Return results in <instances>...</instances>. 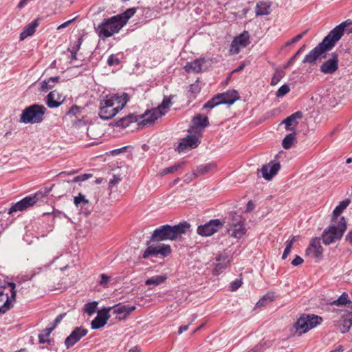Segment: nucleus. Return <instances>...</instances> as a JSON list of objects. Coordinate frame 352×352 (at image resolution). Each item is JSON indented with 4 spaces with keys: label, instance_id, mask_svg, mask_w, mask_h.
<instances>
[{
    "label": "nucleus",
    "instance_id": "obj_6",
    "mask_svg": "<svg viewBox=\"0 0 352 352\" xmlns=\"http://www.w3.org/2000/svg\"><path fill=\"white\" fill-rule=\"evenodd\" d=\"M346 229L345 219L342 217L337 224L333 223L324 230L322 235V243L326 245L335 243L342 238Z\"/></svg>",
    "mask_w": 352,
    "mask_h": 352
},
{
    "label": "nucleus",
    "instance_id": "obj_39",
    "mask_svg": "<svg viewBox=\"0 0 352 352\" xmlns=\"http://www.w3.org/2000/svg\"><path fill=\"white\" fill-rule=\"evenodd\" d=\"M269 6L265 3L260 2L256 6V14L257 16L267 15L270 14Z\"/></svg>",
    "mask_w": 352,
    "mask_h": 352
},
{
    "label": "nucleus",
    "instance_id": "obj_41",
    "mask_svg": "<svg viewBox=\"0 0 352 352\" xmlns=\"http://www.w3.org/2000/svg\"><path fill=\"white\" fill-rule=\"evenodd\" d=\"M222 102L220 101L219 97L217 95L214 96L212 99L208 100L203 106L204 109H213L217 105L221 104Z\"/></svg>",
    "mask_w": 352,
    "mask_h": 352
},
{
    "label": "nucleus",
    "instance_id": "obj_25",
    "mask_svg": "<svg viewBox=\"0 0 352 352\" xmlns=\"http://www.w3.org/2000/svg\"><path fill=\"white\" fill-rule=\"evenodd\" d=\"M53 188H55L54 196L61 197L70 191L72 188V182L69 181H64L59 183L57 186L53 184L48 190L51 189L52 190ZM47 189H45V191Z\"/></svg>",
    "mask_w": 352,
    "mask_h": 352
},
{
    "label": "nucleus",
    "instance_id": "obj_44",
    "mask_svg": "<svg viewBox=\"0 0 352 352\" xmlns=\"http://www.w3.org/2000/svg\"><path fill=\"white\" fill-rule=\"evenodd\" d=\"M273 299H274V294L268 293L266 295L263 296V298L257 302L256 306L257 307H264L269 302H272L273 300Z\"/></svg>",
    "mask_w": 352,
    "mask_h": 352
},
{
    "label": "nucleus",
    "instance_id": "obj_16",
    "mask_svg": "<svg viewBox=\"0 0 352 352\" xmlns=\"http://www.w3.org/2000/svg\"><path fill=\"white\" fill-rule=\"evenodd\" d=\"M330 32L332 34L333 37L336 38L338 42L342 37L344 32L347 34L352 33V21L347 19L336 25Z\"/></svg>",
    "mask_w": 352,
    "mask_h": 352
},
{
    "label": "nucleus",
    "instance_id": "obj_55",
    "mask_svg": "<svg viewBox=\"0 0 352 352\" xmlns=\"http://www.w3.org/2000/svg\"><path fill=\"white\" fill-rule=\"evenodd\" d=\"M91 177V175L90 174H83V175H78V176H76L72 180V182H82V181H85L86 179H87L88 178Z\"/></svg>",
    "mask_w": 352,
    "mask_h": 352
},
{
    "label": "nucleus",
    "instance_id": "obj_17",
    "mask_svg": "<svg viewBox=\"0 0 352 352\" xmlns=\"http://www.w3.org/2000/svg\"><path fill=\"white\" fill-rule=\"evenodd\" d=\"M338 69V55L332 53L331 57L320 66V71L325 74H332Z\"/></svg>",
    "mask_w": 352,
    "mask_h": 352
},
{
    "label": "nucleus",
    "instance_id": "obj_8",
    "mask_svg": "<svg viewBox=\"0 0 352 352\" xmlns=\"http://www.w3.org/2000/svg\"><path fill=\"white\" fill-rule=\"evenodd\" d=\"M51 189L46 190L44 192L38 191L36 192L32 196H27L20 200L19 201L16 202V204H13L8 210V213L9 214H12L15 212L19 211H24L27 209L30 208V207L33 206L38 200L45 197L47 196V194L50 192Z\"/></svg>",
    "mask_w": 352,
    "mask_h": 352
},
{
    "label": "nucleus",
    "instance_id": "obj_11",
    "mask_svg": "<svg viewBox=\"0 0 352 352\" xmlns=\"http://www.w3.org/2000/svg\"><path fill=\"white\" fill-rule=\"evenodd\" d=\"M250 43V34L244 31L239 36H236L232 41L230 52L236 54L240 52L241 47H245Z\"/></svg>",
    "mask_w": 352,
    "mask_h": 352
},
{
    "label": "nucleus",
    "instance_id": "obj_19",
    "mask_svg": "<svg viewBox=\"0 0 352 352\" xmlns=\"http://www.w3.org/2000/svg\"><path fill=\"white\" fill-rule=\"evenodd\" d=\"M280 168V162H275L274 161H271L268 164H265L262 166V168H261V172L263 177L265 179L270 181L274 177V175H276Z\"/></svg>",
    "mask_w": 352,
    "mask_h": 352
},
{
    "label": "nucleus",
    "instance_id": "obj_40",
    "mask_svg": "<svg viewBox=\"0 0 352 352\" xmlns=\"http://www.w3.org/2000/svg\"><path fill=\"white\" fill-rule=\"evenodd\" d=\"M349 303V310H350V304L352 302L349 300V296L346 293L344 292L337 300L333 302V305H343Z\"/></svg>",
    "mask_w": 352,
    "mask_h": 352
},
{
    "label": "nucleus",
    "instance_id": "obj_31",
    "mask_svg": "<svg viewBox=\"0 0 352 352\" xmlns=\"http://www.w3.org/2000/svg\"><path fill=\"white\" fill-rule=\"evenodd\" d=\"M109 311L110 309H113V314L116 315H120L124 314V316L129 315L130 313L133 311L135 309V306H129V305H116L113 307H109Z\"/></svg>",
    "mask_w": 352,
    "mask_h": 352
},
{
    "label": "nucleus",
    "instance_id": "obj_27",
    "mask_svg": "<svg viewBox=\"0 0 352 352\" xmlns=\"http://www.w3.org/2000/svg\"><path fill=\"white\" fill-rule=\"evenodd\" d=\"M60 97L56 91H52L48 94L45 99V103L49 108H57L63 102L60 101Z\"/></svg>",
    "mask_w": 352,
    "mask_h": 352
},
{
    "label": "nucleus",
    "instance_id": "obj_21",
    "mask_svg": "<svg viewBox=\"0 0 352 352\" xmlns=\"http://www.w3.org/2000/svg\"><path fill=\"white\" fill-rule=\"evenodd\" d=\"M74 202L76 206L80 208L81 213L87 217L91 213L90 203L82 193H79L78 196L74 197Z\"/></svg>",
    "mask_w": 352,
    "mask_h": 352
},
{
    "label": "nucleus",
    "instance_id": "obj_63",
    "mask_svg": "<svg viewBox=\"0 0 352 352\" xmlns=\"http://www.w3.org/2000/svg\"><path fill=\"white\" fill-rule=\"evenodd\" d=\"M292 119L296 122L297 119H300L302 117V113L301 111H296L290 116Z\"/></svg>",
    "mask_w": 352,
    "mask_h": 352
},
{
    "label": "nucleus",
    "instance_id": "obj_10",
    "mask_svg": "<svg viewBox=\"0 0 352 352\" xmlns=\"http://www.w3.org/2000/svg\"><path fill=\"white\" fill-rule=\"evenodd\" d=\"M223 226L222 222L218 219H212L197 228L198 234L202 236H210L217 232Z\"/></svg>",
    "mask_w": 352,
    "mask_h": 352
},
{
    "label": "nucleus",
    "instance_id": "obj_47",
    "mask_svg": "<svg viewBox=\"0 0 352 352\" xmlns=\"http://www.w3.org/2000/svg\"><path fill=\"white\" fill-rule=\"evenodd\" d=\"M285 76V72L283 70L276 69L273 75L271 80V85H276Z\"/></svg>",
    "mask_w": 352,
    "mask_h": 352
},
{
    "label": "nucleus",
    "instance_id": "obj_42",
    "mask_svg": "<svg viewBox=\"0 0 352 352\" xmlns=\"http://www.w3.org/2000/svg\"><path fill=\"white\" fill-rule=\"evenodd\" d=\"M185 162H182L175 164L170 167L165 168L162 170L161 175H164L169 173H173L177 171L180 168H182Z\"/></svg>",
    "mask_w": 352,
    "mask_h": 352
},
{
    "label": "nucleus",
    "instance_id": "obj_61",
    "mask_svg": "<svg viewBox=\"0 0 352 352\" xmlns=\"http://www.w3.org/2000/svg\"><path fill=\"white\" fill-rule=\"evenodd\" d=\"M303 263V259L300 256H296V257L292 260V265L293 266H298Z\"/></svg>",
    "mask_w": 352,
    "mask_h": 352
},
{
    "label": "nucleus",
    "instance_id": "obj_26",
    "mask_svg": "<svg viewBox=\"0 0 352 352\" xmlns=\"http://www.w3.org/2000/svg\"><path fill=\"white\" fill-rule=\"evenodd\" d=\"M217 96L219 97V100L222 102V104H232L236 100L239 99V94L234 90H229L226 92L218 94Z\"/></svg>",
    "mask_w": 352,
    "mask_h": 352
},
{
    "label": "nucleus",
    "instance_id": "obj_43",
    "mask_svg": "<svg viewBox=\"0 0 352 352\" xmlns=\"http://www.w3.org/2000/svg\"><path fill=\"white\" fill-rule=\"evenodd\" d=\"M82 41L81 36L78 37L77 40L71 44L70 47L68 48V51L70 52L71 54H77L82 43Z\"/></svg>",
    "mask_w": 352,
    "mask_h": 352
},
{
    "label": "nucleus",
    "instance_id": "obj_18",
    "mask_svg": "<svg viewBox=\"0 0 352 352\" xmlns=\"http://www.w3.org/2000/svg\"><path fill=\"white\" fill-rule=\"evenodd\" d=\"M350 305V310L344 311L338 324V328L342 333L348 332L352 326V303Z\"/></svg>",
    "mask_w": 352,
    "mask_h": 352
},
{
    "label": "nucleus",
    "instance_id": "obj_34",
    "mask_svg": "<svg viewBox=\"0 0 352 352\" xmlns=\"http://www.w3.org/2000/svg\"><path fill=\"white\" fill-rule=\"evenodd\" d=\"M59 76L50 77L47 80H44L41 82V90L47 91L52 89L55 85L59 81Z\"/></svg>",
    "mask_w": 352,
    "mask_h": 352
},
{
    "label": "nucleus",
    "instance_id": "obj_48",
    "mask_svg": "<svg viewBox=\"0 0 352 352\" xmlns=\"http://www.w3.org/2000/svg\"><path fill=\"white\" fill-rule=\"evenodd\" d=\"M290 91L289 85L285 84L282 85L276 91V96L278 98H282L288 94Z\"/></svg>",
    "mask_w": 352,
    "mask_h": 352
},
{
    "label": "nucleus",
    "instance_id": "obj_36",
    "mask_svg": "<svg viewBox=\"0 0 352 352\" xmlns=\"http://www.w3.org/2000/svg\"><path fill=\"white\" fill-rule=\"evenodd\" d=\"M167 277L166 275H157L155 276H152L151 278H148L145 281L146 285H153V286H157L163 283H164L166 280Z\"/></svg>",
    "mask_w": 352,
    "mask_h": 352
},
{
    "label": "nucleus",
    "instance_id": "obj_13",
    "mask_svg": "<svg viewBox=\"0 0 352 352\" xmlns=\"http://www.w3.org/2000/svg\"><path fill=\"white\" fill-rule=\"evenodd\" d=\"M200 144L199 138L195 135H188L182 138L176 148L179 152H184L187 150L197 148Z\"/></svg>",
    "mask_w": 352,
    "mask_h": 352
},
{
    "label": "nucleus",
    "instance_id": "obj_3",
    "mask_svg": "<svg viewBox=\"0 0 352 352\" xmlns=\"http://www.w3.org/2000/svg\"><path fill=\"white\" fill-rule=\"evenodd\" d=\"M337 41L332 36L331 32L323 38V40L304 58L303 63L314 65L316 60L320 57H325L323 54L331 50L336 45Z\"/></svg>",
    "mask_w": 352,
    "mask_h": 352
},
{
    "label": "nucleus",
    "instance_id": "obj_5",
    "mask_svg": "<svg viewBox=\"0 0 352 352\" xmlns=\"http://www.w3.org/2000/svg\"><path fill=\"white\" fill-rule=\"evenodd\" d=\"M46 108L42 104H34L25 108L20 116V122L24 124L41 123L44 119Z\"/></svg>",
    "mask_w": 352,
    "mask_h": 352
},
{
    "label": "nucleus",
    "instance_id": "obj_22",
    "mask_svg": "<svg viewBox=\"0 0 352 352\" xmlns=\"http://www.w3.org/2000/svg\"><path fill=\"white\" fill-rule=\"evenodd\" d=\"M109 318V309H102L98 313L96 317L91 321L92 329H98L104 327Z\"/></svg>",
    "mask_w": 352,
    "mask_h": 352
},
{
    "label": "nucleus",
    "instance_id": "obj_54",
    "mask_svg": "<svg viewBox=\"0 0 352 352\" xmlns=\"http://www.w3.org/2000/svg\"><path fill=\"white\" fill-rule=\"evenodd\" d=\"M111 280V276H109L104 274H102L100 275V280L99 281V284L103 287H106Z\"/></svg>",
    "mask_w": 352,
    "mask_h": 352
},
{
    "label": "nucleus",
    "instance_id": "obj_35",
    "mask_svg": "<svg viewBox=\"0 0 352 352\" xmlns=\"http://www.w3.org/2000/svg\"><path fill=\"white\" fill-rule=\"evenodd\" d=\"M295 142H296V132H293L287 134L283 138L282 141V146L285 149H289Z\"/></svg>",
    "mask_w": 352,
    "mask_h": 352
},
{
    "label": "nucleus",
    "instance_id": "obj_12",
    "mask_svg": "<svg viewBox=\"0 0 352 352\" xmlns=\"http://www.w3.org/2000/svg\"><path fill=\"white\" fill-rule=\"evenodd\" d=\"M231 236L240 239L245 233V228L241 221V217L239 215L236 216V219L232 220L230 223V228L228 230Z\"/></svg>",
    "mask_w": 352,
    "mask_h": 352
},
{
    "label": "nucleus",
    "instance_id": "obj_23",
    "mask_svg": "<svg viewBox=\"0 0 352 352\" xmlns=\"http://www.w3.org/2000/svg\"><path fill=\"white\" fill-rule=\"evenodd\" d=\"M209 125V120L207 116L197 114L193 117L191 122L190 129L188 132L195 131L198 129H203Z\"/></svg>",
    "mask_w": 352,
    "mask_h": 352
},
{
    "label": "nucleus",
    "instance_id": "obj_1",
    "mask_svg": "<svg viewBox=\"0 0 352 352\" xmlns=\"http://www.w3.org/2000/svg\"><path fill=\"white\" fill-rule=\"evenodd\" d=\"M129 98L127 94L122 96L108 94L101 99L99 104L98 116L104 120H109L116 116L125 107Z\"/></svg>",
    "mask_w": 352,
    "mask_h": 352
},
{
    "label": "nucleus",
    "instance_id": "obj_45",
    "mask_svg": "<svg viewBox=\"0 0 352 352\" xmlns=\"http://www.w3.org/2000/svg\"><path fill=\"white\" fill-rule=\"evenodd\" d=\"M97 305L98 302L96 301L86 303L84 306V311L89 316H91L96 312Z\"/></svg>",
    "mask_w": 352,
    "mask_h": 352
},
{
    "label": "nucleus",
    "instance_id": "obj_64",
    "mask_svg": "<svg viewBox=\"0 0 352 352\" xmlns=\"http://www.w3.org/2000/svg\"><path fill=\"white\" fill-rule=\"evenodd\" d=\"M263 347V344H261V343L256 345L253 349H252L251 350L248 351V352H260L261 349Z\"/></svg>",
    "mask_w": 352,
    "mask_h": 352
},
{
    "label": "nucleus",
    "instance_id": "obj_49",
    "mask_svg": "<svg viewBox=\"0 0 352 352\" xmlns=\"http://www.w3.org/2000/svg\"><path fill=\"white\" fill-rule=\"evenodd\" d=\"M308 31H309L308 30H306L303 32L296 35V36H294L292 39L289 40L285 43V46H289V45H290L292 44H294V43H296L298 42L308 32Z\"/></svg>",
    "mask_w": 352,
    "mask_h": 352
},
{
    "label": "nucleus",
    "instance_id": "obj_38",
    "mask_svg": "<svg viewBox=\"0 0 352 352\" xmlns=\"http://www.w3.org/2000/svg\"><path fill=\"white\" fill-rule=\"evenodd\" d=\"M215 165L213 164H206L197 166L194 174L196 176L203 175L208 173L210 170L214 168Z\"/></svg>",
    "mask_w": 352,
    "mask_h": 352
},
{
    "label": "nucleus",
    "instance_id": "obj_58",
    "mask_svg": "<svg viewBox=\"0 0 352 352\" xmlns=\"http://www.w3.org/2000/svg\"><path fill=\"white\" fill-rule=\"evenodd\" d=\"M305 48V45H302L296 52V54L290 58L289 60V64H292L297 58V57L303 52Z\"/></svg>",
    "mask_w": 352,
    "mask_h": 352
},
{
    "label": "nucleus",
    "instance_id": "obj_9",
    "mask_svg": "<svg viewBox=\"0 0 352 352\" xmlns=\"http://www.w3.org/2000/svg\"><path fill=\"white\" fill-rule=\"evenodd\" d=\"M147 248L142 254L143 258H147L149 256H157L159 255L162 257H166L172 252V249L170 245L160 243L158 245L148 244Z\"/></svg>",
    "mask_w": 352,
    "mask_h": 352
},
{
    "label": "nucleus",
    "instance_id": "obj_24",
    "mask_svg": "<svg viewBox=\"0 0 352 352\" xmlns=\"http://www.w3.org/2000/svg\"><path fill=\"white\" fill-rule=\"evenodd\" d=\"M311 252H313L314 256L316 258H322L323 248L319 238H314L311 241L309 246L306 250V253L308 254Z\"/></svg>",
    "mask_w": 352,
    "mask_h": 352
},
{
    "label": "nucleus",
    "instance_id": "obj_46",
    "mask_svg": "<svg viewBox=\"0 0 352 352\" xmlns=\"http://www.w3.org/2000/svg\"><path fill=\"white\" fill-rule=\"evenodd\" d=\"M135 10L134 9H128L124 12L121 14H118L117 16H120V22L124 23V25L126 24L128 20L135 14Z\"/></svg>",
    "mask_w": 352,
    "mask_h": 352
},
{
    "label": "nucleus",
    "instance_id": "obj_52",
    "mask_svg": "<svg viewBox=\"0 0 352 352\" xmlns=\"http://www.w3.org/2000/svg\"><path fill=\"white\" fill-rule=\"evenodd\" d=\"M292 249V241H286V247L283 252L282 258L285 259L287 256L290 254Z\"/></svg>",
    "mask_w": 352,
    "mask_h": 352
},
{
    "label": "nucleus",
    "instance_id": "obj_32",
    "mask_svg": "<svg viewBox=\"0 0 352 352\" xmlns=\"http://www.w3.org/2000/svg\"><path fill=\"white\" fill-rule=\"evenodd\" d=\"M350 202V200L348 199H346L340 202L339 205L337 206L333 210L331 219L332 222L336 223L337 219L342 214L344 210L346 209V207L349 205Z\"/></svg>",
    "mask_w": 352,
    "mask_h": 352
},
{
    "label": "nucleus",
    "instance_id": "obj_28",
    "mask_svg": "<svg viewBox=\"0 0 352 352\" xmlns=\"http://www.w3.org/2000/svg\"><path fill=\"white\" fill-rule=\"evenodd\" d=\"M138 122V116L134 113H129L126 116L122 117V118L117 120L114 126L118 127L126 128L129 126L130 124L133 122Z\"/></svg>",
    "mask_w": 352,
    "mask_h": 352
},
{
    "label": "nucleus",
    "instance_id": "obj_15",
    "mask_svg": "<svg viewBox=\"0 0 352 352\" xmlns=\"http://www.w3.org/2000/svg\"><path fill=\"white\" fill-rule=\"evenodd\" d=\"M88 333L87 329L80 327H76L69 336L65 340V345L66 349L72 347L77 343L82 337L85 336Z\"/></svg>",
    "mask_w": 352,
    "mask_h": 352
},
{
    "label": "nucleus",
    "instance_id": "obj_60",
    "mask_svg": "<svg viewBox=\"0 0 352 352\" xmlns=\"http://www.w3.org/2000/svg\"><path fill=\"white\" fill-rule=\"evenodd\" d=\"M80 112V107L77 105H73L67 112V115L76 116Z\"/></svg>",
    "mask_w": 352,
    "mask_h": 352
},
{
    "label": "nucleus",
    "instance_id": "obj_56",
    "mask_svg": "<svg viewBox=\"0 0 352 352\" xmlns=\"http://www.w3.org/2000/svg\"><path fill=\"white\" fill-rule=\"evenodd\" d=\"M107 63L109 66H112L115 65H118L120 63V60L113 54H111L109 56L107 59Z\"/></svg>",
    "mask_w": 352,
    "mask_h": 352
},
{
    "label": "nucleus",
    "instance_id": "obj_33",
    "mask_svg": "<svg viewBox=\"0 0 352 352\" xmlns=\"http://www.w3.org/2000/svg\"><path fill=\"white\" fill-rule=\"evenodd\" d=\"M217 261H219V263L214 267V272L217 274L221 273L223 270L226 269L230 262L229 257L223 255L219 256L217 258Z\"/></svg>",
    "mask_w": 352,
    "mask_h": 352
},
{
    "label": "nucleus",
    "instance_id": "obj_62",
    "mask_svg": "<svg viewBox=\"0 0 352 352\" xmlns=\"http://www.w3.org/2000/svg\"><path fill=\"white\" fill-rule=\"evenodd\" d=\"M75 19H76V18H74L71 20L64 22L63 23H62L61 25L58 26L57 30H61V29L68 27Z\"/></svg>",
    "mask_w": 352,
    "mask_h": 352
},
{
    "label": "nucleus",
    "instance_id": "obj_2",
    "mask_svg": "<svg viewBox=\"0 0 352 352\" xmlns=\"http://www.w3.org/2000/svg\"><path fill=\"white\" fill-rule=\"evenodd\" d=\"M190 228V225L186 221L181 222L173 226L168 224L161 226L153 231L149 241L146 242V245L153 242L175 241L183 234L188 233Z\"/></svg>",
    "mask_w": 352,
    "mask_h": 352
},
{
    "label": "nucleus",
    "instance_id": "obj_29",
    "mask_svg": "<svg viewBox=\"0 0 352 352\" xmlns=\"http://www.w3.org/2000/svg\"><path fill=\"white\" fill-rule=\"evenodd\" d=\"M38 26V19H36L27 25L20 34V40L23 41L34 34L36 28Z\"/></svg>",
    "mask_w": 352,
    "mask_h": 352
},
{
    "label": "nucleus",
    "instance_id": "obj_30",
    "mask_svg": "<svg viewBox=\"0 0 352 352\" xmlns=\"http://www.w3.org/2000/svg\"><path fill=\"white\" fill-rule=\"evenodd\" d=\"M205 63L206 60L204 58H197L193 61L188 63L184 67V69L187 72L192 71L195 73H199L201 72L202 65Z\"/></svg>",
    "mask_w": 352,
    "mask_h": 352
},
{
    "label": "nucleus",
    "instance_id": "obj_37",
    "mask_svg": "<svg viewBox=\"0 0 352 352\" xmlns=\"http://www.w3.org/2000/svg\"><path fill=\"white\" fill-rule=\"evenodd\" d=\"M54 329L53 327L48 326L47 328L43 329L41 333L38 335V340L41 344L50 343L51 340L48 339L49 336Z\"/></svg>",
    "mask_w": 352,
    "mask_h": 352
},
{
    "label": "nucleus",
    "instance_id": "obj_51",
    "mask_svg": "<svg viewBox=\"0 0 352 352\" xmlns=\"http://www.w3.org/2000/svg\"><path fill=\"white\" fill-rule=\"evenodd\" d=\"M296 122L292 119V118L289 116L286 118L282 123L285 124V129L287 131H292L294 129L291 127V126L295 123Z\"/></svg>",
    "mask_w": 352,
    "mask_h": 352
},
{
    "label": "nucleus",
    "instance_id": "obj_7",
    "mask_svg": "<svg viewBox=\"0 0 352 352\" xmlns=\"http://www.w3.org/2000/svg\"><path fill=\"white\" fill-rule=\"evenodd\" d=\"M322 322V318L320 316L314 314L302 315L294 324V327L296 329L294 335L300 336L302 334L320 324Z\"/></svg>",
    "mask_w": 352,
    "mask_h": 352
},
{
    "label": "nucleus",
    "instance_id": "obj_59",
    "mask_svg": "<svg viewBox=\"0 0 352 352\" xmlns=\"http://www.w3.org/2000/svg\"><path fill=\"white\" fill-rule=\"evenodd\" d=\"M121 181V178L119 176L116 175H113V177L109 180V186L110 188H112L117 184H118Z\"/></svg>",
    "mask_w": 352,
    "mask_h": 352
},
{
    "label": "nucleus",
    "instance_id": "obj_14",
    "mask_svg": "<svg viewBox=\"0 0 352 352\" xmlns=\"http://www.w3.org/2000/svg\"><path fill=\"white\" fill-rule=\"evenodd\" d=\"M165 113L166 111H160L159 109H152L151 110L145 112L144 114L138 116V121L140 119L142 120L139 122V125L145 126L151 124Z\"/></svg>",
    "mask_w": 352,
    "mask_h": 352
},
{
    "label": "nucleus",
    "instance_id": "obj_57",
    "mask_svg": "<svg viewBox=\"0 0 352 352\" xmlns=\"http://www.w3.org/2000/svg\"><path fill=\"white\" fill-rule=\"evenodd\" d=\"M241 284H242L241 279H236L235 280L232 282L230 284L231 290L236 291L241 286Z\"/></svg>",
    "mask_w": 352,
    "mask_h": 352
},
{
    "label": "nucleus",
    "instance_id": "obj_20",
    "mask_svg": "<svg viewBox=\"0 0 352 352\" xmlns=\"http://www.w3.org/2000/svg\"><path fill=\"white\" fill-rule=\"evenodd\" d=\"M7 285L10 287V296L6 295V301L0 306V314L6 313L9 310L16 300V291L15 290L16 285L12 282H8Z\"/></svg>",
    "mask_w": 352,
    "mask_h": 352
},
{
    "label": "nucleus",
    "instance_id": "obj_53",
    "mask_svg": "<svg viewBox=\"0 0 352 352\" xmlns=\"http://www.w3.org/2000/svg\"><path fill=\"white\" fill-rule=\"evenodd\" d=\"M65 315H66L65 313L59 314L54 319V322L49 324V326L51 327H53V329H54L56 328V325L60 322V321L63 319V318L65 316Z\"/></svg>",
    "mask_w": 352,
    "mask_h": 352
},
{
    "label": "nucleus",
    "instance_id": "obj_50",
    "mask_svg": "<svg viewBox=\"0 0 352 352\" xmlns=\"http://www.w3.org/2000/svg\"><path fill=\"white\" fill-rule=\"evenodd\" d=\"M171 104V100L169 98H164L161 104H160L155 109H159L160 111H165L164 110L168 109Z\"/></svg>",
    "mask_w": 352,
    "mask_h": 352
},
{
    "label": "nucleus",
    "instance_id": "obj_4",
    "mask_svg": "<svg viewBox=\"0 0 352 352\" xmlns=\"http://www.w3.org/2000/svg\"><path fill=\"white\" fill-rule=\"evenodd\" d=\"M119 19L120 16L116 15L104 19L98 24L95 30L99 38L104 40L118 33L124 25V23L120 22Z\"/></svg>",
    "mask_w": 352,
    "mask_h": 352
}]
</instances>
